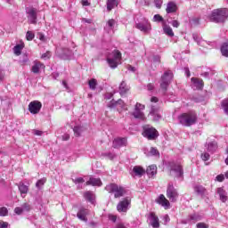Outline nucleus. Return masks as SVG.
<instances>
[{
	"label": "nucleus",
	"instance_id": "nucleus-1",
	"mask_svg": "<svg viewBox=\"0 0 228 228\" xmlns=\"http://www.w3.org/2000/svg\"><path fill=\"white\" fill-rule=\"evenodd\" d=\"M107 62L110 69H117L122 63V53L118 50H114L111 53L106 52Z\"/></svg>",
	"mask_w": 228,
	"mask_h": 228
},
{
	"label": "nucleus",
	"instance_id": "nucleus-2",
	"mask_svg": "<svg viewBox=\"0 0 228 228\" xmlns=\"http://www.w3.org/2000/svg\"><path fill=\"white\" fill-rule=\"evenodd\" d=\"M178 120L182 126L185 127H190V126H193L197 122V113L195 111L191 110L186 113H183L178 117Z\"/></svg>",
	"mask_w": 228,
	"mask_h": 228
},
{
	"label": "nucleus",
	"instance_id": "nucleus-3",
	"mask_svg": "<svg viewBox=\"0 0 228 228\" xmlns=\"http://www.w3.org/2000/svg\"><path fill=\"white\" fill-rule=\"evenodd\" d=\"M228 18V9L227 8H220L212 11L210 19L213 22L220 23L225 22Z\"/></svg>",
	"mask_w": 228,
	"mask_h": 228
},
{
	"label": "nucleus",
	"instance_id": "nucleus-4",
	"mask_svg": "<svg viewBox=\"0 0 228 228\" xmlns=\"http://www.w3.org/2000/svg\"><path fill=\"white\" fill-rule=\"evenodd\" d=\"M172 79H174V73L170 70L165 71L162 75L160 80V90H162L164 95H167V90H168V86L172 83Z\"/></svg>",
	"mask_w": 228,
	"mask_h": 228
},
{
	"label": "nucleus",
	"instance_id": "nucleus-5",
	"mask_svg": "<svg viewBox=\"0 0 228 228\" xmlns=\"http://www.w3.org/2000/svg\"><path fill=\"white\" fill-rule=\"evenodd\" d=\"M106 191L109 193H114L115 199H120V197H124L126 193V190L124 187L118 185L116 183H110L105 187Z\"/></svg>",
	"mask_w": 228,
	"mask_h": 228
},
{
	"label": "nucleus",
	"instance_id": "nucleus-6",
	"mask_svg": "<svg viewBox=\"0 0 228 228\" xmlns=\"http://www.w3.org/2000/svg\"><path fill=\"white\" fill-rule=\"evenodd\" d=\"M142 136L148 140H156L159 134H158V130H156V128L151 126L150 125H146L143 126Z\"/></svg>",
	"mask_w": 228,
	"mask_h": 228
},
{
	"label": "nucleus",
	"instance_id": "nucleus-7",
	"mask_svg": "<svg viewBox=\"0 0 228 228\" xmlns=\"http://www.w3.org/2000/svg\"><path fill=\"white\" fill-rule=\"evenodd\" d=\"M145 105L137 102L134 106V110L132 112L134 118H139V120H145Z\"/></svg>",
	"mask_w": 228,
	"mask_h": 228
},
{
	"label": "nucleus",
	"instance_id": "nucleus-8",
	"mask_svg": "<svg viewBox=\"0 0 228 228\" xmlns=\"http://www.w3.org/2000/svg\"><path fill=\"white\" fill-rule=\"evenodd\" d=\"M135 28L139 29V31H142V33L149 34L151 33L152 27L151 26V22H149V20L142 19L141 21L135 24Z\"/></svg>",
	"mask_w": 228,
	"mask_h": 228
},
{
	"label": "nucleus",
	"instance_id": "nucleus-9",
	"mask_svg": "<svg viewBox=\"0 0 228 228\" xmlns=\"http://www.w3.org/2000/svg\"><path fill=\"white\" fill-rule=\"evenodd\" d=\"M167 197L171 202H177V199H179V192H177V189L172 183L167 185Z\"/></svg>",
	"mask_w": 228,
	"mask_h": 228
},
{
	"label": "nucleus",
	"instance_id": "nucleus-10",
	"mask_svg": "<svg viewBox=\"0 0 228 228\" xmlns=\"http://www.w3.org/2000/svg\"><path fill=\"white\" fill-rule=\"evenodd\" d=\"M27 18L28 24H37V19L38 17V10L34 7H28L26 9Z\"/></svg>",
	"mask_w": 228,
	"mask_h": 228
},
{
	"label": "nucleus",
	"instance_id": "nucleus-11",
	"mask_svg": "<svg viewBox=\"0 0 228 228\" xmlns=\"http://www.w3.org/2000/svg\"><path fill=\"white\" fill-rule=\"evenodd\" d=\"M117 209L118 213H127V211L131 209V200L129 198H126L119 201L117 206Z\"/></svg>",
	"mask_w": 228,
	"mask_h": 228
},
{
	"label": "nucleus",
	"instance_id": "nucleus-12",
	"mask_svg": "<svg viewBox=\"0 0 228 228\" xmlns=\"http://www.w3.org/2000/svg\"><path fill=\"white\" fill-rule=\"evenodd\" d=\"M202 218H204L203 215H201L200 213H194L190 215L186 219L182 220V224H197V222H200Z\"/></svg>",
	"mask_w": 228,
	"mask_h": 228
},
{
	"label": "nucleus",
	"instance_id": "nucleus-13",
	"mask_svg": "<svg viewBox=\"0 0 228 228\" xmlns=\"http://www.w3.org/2000/svg\"><path fill=\"white\" fill-rule=\"evenodd\" d=\"M87 216H90V209L86 208L85 207H80L77 213V218L81 220V222H88Z\"/></svg>",
	"mask_w": 228,
	"mask_h": 228
},
{
	"label": "nucleus",
	"instance_id": "nucleus-14",
	"mask_svg": "<svg viewBox=\"0 0 228 228\" xmlns=\"http://www.w3.org/2000/svg\"><path fill=\"white\" fill-rule=\"evenodd\" d=\"M170 168L172 175H175V177H183V174L184 173L183 171V167L179 164L172 162L170 164Z\"/></svg>",
	"mask_w": 228,
	"mask_h": 228
},
{
	"label": "nucleus",
	"instance_id": "nucleus-15",
	"mask_svg": "<svg viewBox=\"0 0 228 228\" xmlns=\"http://www.w3.org/2000/svg\"><path fill=\"white\" fill-rule=\"evenodd\" d=\"M40 110H42V102L38 101H33L28 104V111L32 115H37L40 113Z\"/></svg>",
	"mask_w": 228,
	"mask_h": 228
},
{
	"label": "nucleus",
	"instance_id": "nucleus-16",
	"mask_svg": "<svg viewBox=\"0 0 228 228\" xmlns=\"http://www.w3.org/2000/svg\"><path fill=\"white\" fill-rule=\"evenodd\" d=\"M57 54L61 58V60H72V58H74V53L68 48H63L61 52L57 50Z\"/></svg>",
	"mask_w": 228,
	"mask_h": 228
},
{
	"label": "nucleus",
	"instance_id": "nucleus-17",
	"mask_svg": "<svg viewBox=\"0 0 228 228\" xmlns=\"http://www.w3.org/2000/svg\"><path fill=\"white\" fill-rule=\"evenodd\" d=\"M42 70H45V65L41 61H35L31 67V72H33V74H40Z\"/></svg>",
	"mask_w": 228,
	"mask_h": 228
},
{
	"label": "nucleus",
	"instance_id": "nucleus-18",
	"mask_svg": "<svg viewBox=\"0 0 228 228\" xmlns=\"http://www.w3.org/2000/svg\"><path fill=\"white\" fill-rule=\"evenodd\" d=\"M126 145H127V139L125 137H117L112 142L114 149H120V147H126Z\"/></svg>",
	"mask_w": 228,
	"mask_h": 228
},
{
	"label": "nucleus",
	"instance_id": "nucleus-19",
	"mask_svg": "<svg viewBox=\"0 0 228 228\" xmlns=\"http://www.w3.org/2000/svg\"><path fill=\"white\" fill-rule=\"evenodd\" d=\"M117 28V21L113 19H110L107 21L104 29L109 35H113L115 33V28Z\"/></svg>",
	"mask_w": 228,
	"mask_h": 228
},
{
	"label": "nucleus",
	"instance_id": "nucleus-20",
	"mask_svg": "<svg viewBox=\"0 0 228 228\" xmlns=\"http://www.w3.org/2000/svg\"><path fill=\"white\" fill-rule=\"evenodd\" d=\"M109 108H120L121 110H127V105H126V103L124 102V101H122L121 99L115 101L112 100L109 104H108Z\"/></svg>",
	"mask_w": 228,
	"mask_h": 228
},
{
	"label": "nucleus",
	"instance_id": "nucleus-21",
	"mask_svg": "<svg viewBox=\"0 0 228 228\" xmlns=\"http://www.w3.org/2000/svg\"><path fill=\"white\" fill-rule=\"evenodd\" d=\"M148 220L150 221V225L153 228H159V218L154 212H151Z\"/></svg>",
	"mask_w": 228,
	"mask_h": 228
},
{
	"label": "nucleus",
	"instance_id": "nucleus-22",
	"mask_svg": "<svg viewBox=\"0 0 228 228\" xmlns=\"http://www.w3.org/2000/svg\"><path fill=\"white\" fill-rule=\"evenodd\" d=\"M157 204H159V206H162L165 209H170V201L167 200L165 195L160 194L158 199L156 200Z\"/></svg>",
	"mask_w": 228,
	"mask_h": 228
},
{
	"label": "nucleus",
	"instance_id": "nucleus-23",
	"mask_svg": "<svg viewBox=\"0 0 228 228\" xmlns=\"http://www.w3.org/2000/svg\"><path fill=\"white\" fill-rule=\"evenodd\" d=\"M191 82L193 90H202L204 88V81L202 79L192 77Z\"/></svg>",
	"mask_w": 228,
	"mask_h": 228
},
{
	"label": "nucleus",
	"instance_id": "nucleus-24",
	"mask_svg": "<svg viewBox=\"0 0 228 228\" xmlns=\"http://www.w3.org/2000/svg\"><path fill=\"white\" fill-rule=\"evenodd\" d=\"M194 191L200 197H206L208 195V190H206L204 186L200 184H197L194 186Z\"/></svg>",
	"mask_w": 228,
	"mask_h": 228
},
{
	"label": "nucleus",
	"instance_id": "nucleus-25",
	"mask_svg": "<svg viewBox=\"0 0 228 228\" xmlns=\"http://www.w3.org/2000/svg\"><path fill=\"white\" fill-rule=\"evenodd\" d=\"M87 186H102L101 178L90 177L86 183Z\"/></svg>",
	"mask_w": 228,
	"mask_h": 228
},
{
	"label": "nucleus",
	"instance_id": "nucleus-26",
	"mask_svg": "<svg viewBox=\"0 0 228 228\" xmlns=\"http://www.w3.org/2000/svg\"><path fill=\"white\" fill-rule=\"evenodd\" d=\"M167 13H175L177 12V4L175 2H168L166 8Z\"/></svg>",
	"mask_w": 228,
	"mask_h": 228
},
{
	"label": "nucleus",
	"instance_id": "nucleus-27",
	"mask_svg": "<svg viewBox=\"0 0 228 228\" xmlns=\"http://www.w3.org/2000/svg\"><path fill=\"white\" fill-rule=\"evenodd\" d=\"M159 109L156 108L155 106H151L150 115L153 117V120L155 122H158V120L161 118V116L159 115Z\"/></svg>",
	"mask_w": 228,
	"mask_h": 228
},
{
	"label": "nucleus",
	"instance_id": "nucleus-28",
	"mask_svg": "<svg viewBox=\"0 0 228 228\" xmlns=\"http://www.w3.org/2000/svg\"><path fill=\"white\" fill-rule=\"evenodd\" d=\"M192 38L194 42H197L198 45H200L201 47H208V44L207 41L203 40L202 37H199V35L193 34Z\"/></svg>",
	"mask_w": 228,
	"mask_h": 228
},
{
	"label": "nucleus",
	"instance_id": "nucleus-29",
	"mask_svg": "<svg viewBox=\"0 0 228 228\" xmlns=\"http://www.w3.org/2000/svg\"><path fill=\"white\" fill-rule=\"evenodd\" d=\"M84 199H86L91 204L95 202V194L90 191L84 192Z\"/></svg>",
	"mask_w": 228,
	"mask_h": 228
},
{
	"label": "nucleus",
	"instance_id": "nucleus-30",
	"mask_svg": "<svg viewBox=\"0 0 228 228\" xmlns=\"http://www.w3.org/2000/svg\"><path fill=\"white\" fill-rule=\"evenodd\" d=\"M146 174L149 175V177H154V175L158 174V167H156V165H151L147 167Z\"/></svg>",
	"mask_w": 228,
	"mask_h": 228
},
{
	"label": "nucleus",
	"instance_id": "nucleus-31",
	"mask_svg": "<svg viewBox=\"0 0 228 228\" xmlns=\"http://www.w3.org/2000/svg\"><path fill=\"white\" fill-rule=\"evenodd\" d=\"M217 193L221 201L227 202V192L222 187L217 189Z\"/></svg>",
	"mask_w": 228,
	"mask_h": 228
},
{
	"label": "nucleus",
	"instance_id": "nucleus-32",
	"mask_svg": "<svg viewBox=\"0 0 228 228\" xmlns=\"http://www.w3.org/2000/svg\"><path fill=\"white\" fill-rule=\"evenodd\" d=\"M205 147L208 152H215L216 151V142H206Z\"/></svg>",
	"mask_w": 228,
	"mask_h": 228
},
{
	"label": "nucleus",
	"instance_id": "nucleus-33",
	"mask_svg": "<svg viewBox=\"0 0 228 228\" xmlns=\"http://www.w3.org/2000/svg\"><path fill=\"white\" fill-rule=\"evenodd\" d=\"M133 172L134 175H138L139 177H142V175L145 174V169H143V167L140 166H135L133 168Z\"/></svg>",
	"mask_w": 228,
	"mask_h": 228
},
{
	"label": "nucleus",
	"instance_id": "nucleus-34",
	"mask_svg": "<svg viewBox=\"0 0 228 228\" xmlns=\"http://www.w3.org/2000/svg\"><path fill=\"white\" fill-rule=\"evenodd\" d=\"M117 6H118V0H107V10L109 12H111Z\"/></svg>",
	"mask_w": 228,
	"mask_h": 228
},
{
	"label": "nucleus",
	"instance_id": "nucleus-35",
	"mask_svg": "<svg viewBox=\"0 0 228 228\" xmlns=\"http://www.w3.org/2000/svg\"><path fill=\"white\" fill-rule=\"evenodd\" d=\"M129 91V86H127V84L126 82H121L119 86V94L120 95H126V94Z\"/></svg>",
	"mask_w": 228,
	"mask_h": 228
},
{
	"label": "nucleus",
	"instance_id": "nucleus-36",
	"mask_svg": "<svg viewBox=\"0 0 228 228\" xmlns=\"http://www.w3.org/2000/svg\"><path fill=\"white\" fill-rule=\"evenodd\" d=\"M22 49H24V44L16 45L13 47V53L16 56H20L22 53Z\"/></svg>",
	"mask_w": 228,
	"mask_h": 228
},
{
	"label": "nucleus",
	"instance_id": "nucleus-37",
	"mask_svg": "<svg viewBox=\"0 0 228 228\" xmlns=\"http://www.w3.org/2000/svg\"><path fill=\"white\" fill-rule=\"evenodd\" d=\"M20 192L21 193V197H26V194L28 193V185H25L24 183H20L19 185Z\"/></svg>",
	"mask_w": 228,
	"mask_h": 228
},
{
	"label": "nucleus",
	"instance_id": "nucleus-38",
	"mask_svg": "<svg viewBox=\"0 0 228 228\" xmlns=\"http://www.w3.org/2000/svg\"><path fill=\"white\" fill-rule=\"evenodd\" d=\"M163 31L165 35H167V37H174V30H172V28H170V26L164 25Z\"/></svg>",
	"mask_w": 228,
	"mask_h": 228
},
{
	"label": "nucleus",
	"instance_id": "nucleus-39",
	"mask_svg": "<svg viewBox=\"0 0 228 228\" xmlns=\"http://www.w3.org/2000/svg\"><path fill=\"white\" fill-rule=\"evenodd\" d=\"M97 79L95 78H91L89 81H88V86L90 88V90H96L97 88Z\"/></svg>",
	"mask_w": 228,
	"mask_h": 228
},
{
	"label": "nucleus",
	"instance_id": "nucleus-40",
	"mask_svg": "<svg viewBox=\"0 0 228 228\" xmlns=\"http://www.w3.org/2000/svg\"><path fill=\"white\" fill-rule=\"evenodd\" d=\"M221 53L223 56H225L226 58H228V41L222 45Z\"/></svg>",
	"mask_w": 228,
	"mask_h": 228
},
{
	"label": "nucleus",
	"instance_id": "nucleus-41",
	"mask_svg": "<svg viewBox=\"0 0 228 228\" xmlns=\"http://www.w3.org/2000/svg\"><path fill=\"white\" fill-rule=\"evenodd\" d=\"M73 131L75 133V134L77 136H81V133H83V131H85V127L81 126H76L74 128H73Z\"/></svg>",
	"mask_w": 228,
	"mask_h": 228
},
{
	"label": "nucleus",
	"instance_id": "nucleus-42",
	"mask_svg": "<svg viewBox=\"0 0 228 228\" xmlns=\"http://www.w3.org/2000/svg\"><path fill=\"white\" fill-rule=\"evenodd\" d=\"M222 109L224 110L225 115H228V98L221 102Z\"/></svg>",
	"mask_w": 228,
	"mask_h": 228
},
{
	"label": "nucleus",
	"instance_id": "nucleus-43",
	"mask_svg": "<svg viewBox=\"0 0 228 228\" xmlns=\"http://www.w3.org/2000/svg\"><path fill=\"white\" fill-rule=\"evenodd\" d=\"M73 183L78 186H81V184L85 183V179L83 177H78V178L73 179Z\"/></svg>",
	"mask_w": 228,
	"mask_h": 228
},
{
	"label": "nucleus",
	"instance_id": "nucleus-44",
	"mask_svg": "<svg viewBox=\"0 0 228 228\" xmlns=\"http://www.w3.org/2000/svg\"><path fill=\"white\" fill-rule=\"evenodd\" d=\"M8 215V208L5 207L0 208V216H6Z\"/></svg>",
	"mask_w": 228,
	"mask_h": 228
},
{
	"label": "nucleus",
	"instance_id": "nucleus-45",
	"mask_svg": "<svg viewBox=\"0 0 228 228\" xmlns=\"http://www.w3.org/2000/svg\"><path fill=\"white\" fill-rule=\"evenodd\" d=\"M26 38L28 41L33 40V38H35V33L31 32V31H28L26 34Z\"/></svg>",
	"mask_w": 228,
	"mask_h": 228
},
{
	"label": "nucleus",
	"instance_id": "nucleus-46",
	"mask_svg": "<svg viewBox=\"0 0 228 228\" xmlns=\"http://www.w3.org/2000/svg\"><path fill=\"white\" fill-rule=\"evenodd\" d=\"M153 21L154 22H163V17H161V15H159V14H155L153 16Z\"/></svg>",
	"mask_w": 228,
	"mask_h": 228
},
{
	"label": "nucleus",
	"instance_id": "nucleus-47",
	"mask_svg": "<svg viewBox=\"0 0 228 228\" xmlns=\"http://www.w3.org/2000/svg\"><path fill=\"white\" fill-rule=\"evenodd\" d=\"M21 209H23V213L28 212L31 209V206L28 203H24L23 205H21Z\"/></svg>",
	"mask_w": 228,
	"mask_h": 228
},
{
	"label": "nucleus",
	"instance_id": "nucleus-48",
	"mask_svg": "<svg viewBox=\"0 0 228 228\" xmlns=\"http://www.w3.org/2000/svg\"><path fill=\"white\" fill-rule=\"evenodd\" d=\"M45 178L40 179L37 182L36 186L37 188H40V186H44V184H45Z\"/></svg>",
	"mask_w": 228,
	"mask_h": 228
},
{
	"label": "nucleus",
	"instance_id": "nucleus-49",
	"mask_svg": "<svg viewBox=\"0 0 228 228\" xmlns=\"http://www.w3.org/2000/svg\"><path fill=\"white\" fill-rule=\"evenodd\" d=\"M150 154L151 156H159V151L156 148H151Z\"/></svg>",
	"mask_w": 228,
	"mask_h": 228
},
{
	"label": "nucleus",
	"instance_id": "nucleus-50",
	"mask_svg": "<svg viewBox=\"0 0 228 228\" xmlns=\"http://www.w3.org/2000/svg\"><path fill=\"white\" fill-rule=\"evenodd\" d=\"M14 213L16 215H21L24 213V210L22 209V207H17L14 208Z\"/></svg>",
	"mask_w": 228,
	"mask_h": 228
},
{
	"label": "nucleus",
	"instance_id": "nucleus-51",
	"mask_svg": "<svg viewBox=\"0 0 228 228\" xmlns=\"http://www.w3.org/2000/svg\"><path fill=\"white\" fill-rule=\"evenodd\" d=\"M209 158H210V156H209V153H208V152L201 154V159L203 161H208Z\"/></svg>",
	"mask_w": 228,
	"mask_h": 228
},
{
	"label": "nucleus",
	"instance_id": "nucleus-52",
	"mask_svg": "<svg viewBox=\"0 0 228 228\" xmlns=\"http://www.w3.org/2000/svg\"><path fill=\"white\" fill-rule=\"evenodd\" d=\"M200 19L199 18H192L190 22L192 26H197V24H199Z\"/></svg>",
	"mask_w": 228,
	"mask_h": 228
},
{
	"label": "nucleus",
	"instance_id": "nucleus-53",
	"mask_svg": "<svg viewBox=\"0 0 228 228\" xmlns=\"http://www.w3.org/2000/svg\"><path fill=\"white\" fill-rule=\"evenodd\" d=\"M41 58L43 60H49V58H51V52H46L45 53H43Z\"/></svg>",
	"mask_w": 228,
	"mask_h": 228
},
{
	"label": "nucleus",
	"instance_id": "nucleus-54",
	"mask_svg": "<svg viewBox=\"0 0 228 228\" xmlns=\"http://www.w3.org/2000/svg\"><path fill=\"white\" fill-rule=\"evenodd\" d=\"M196 227L197 228H209V225H208L207 224L205 223H198L196 224Z\"/></svg>",
	"mask_w": 228,
	"mask_h": 228
},
{
	"label": "nucleus",
	"instance_id": "nucleus-55",
	"mask_svg": "<svg viewBox=\"0 0 228 228\" xmlns=\"http://www.w3.org/2000/svg\"><path fill=\"white\" fill-rule=\"evenodd\" d=\"M171 26H173V28H179V26H181V23H179L177 20H173L170 22Z\"/></svg>",
	"mask_w": 228,
	"mask_h": 228
},
{
	"label": "nucleus",
	"instance_id": "nucleus-56",
	"mask_svg": "<svg viewBox=\"0 0 228 228\" xmlns=\"http://www.w3.org/2000/svg\"><path fill=\"white\" fill-rule=\"evenodd\" d=\"M160 61H161V57H159V55H154L153 56V62L154 63H159Z\"/></svg>",
	"mask_w": 228,
	"mask_h": 228
},
{
	"label": "nucleus",
	"instance_id": "nucleus-57",
	"mask_svg": "<svg viewBox=\"0 0 228 228\" xmlns=\"http://www.w3.org/2000/svg\"><path fill=\"white\" fill-rule=\"evenodd\" d=\"M163 2L161 0H155V6L156 8H161Z\"/></svg>",
	"mask_w": 228,
	"mask_h": 228
},
{
	"label": "nucleus",
	"instance_id": "nucleus-58",
	"mask_svg": "<svg viewBox=\"0 0 228 228\" xmlns=\"http://www.w3.org/2000/svg\"><path fill=\"white\" fill-rule=\"evenodd\" d=\"M147 91L153 92L154 91V84H148L147 85Z\"/></svg>",
	"mask_w": 228,
	"mask_h": 228
},
{
	"label": "nucleus",
	"instance_id": "nucleus-59",
	"mask_svg": "<svg viewBox=\"0 0 228 228\" xmlns=\"http://www.w3.org/2000/svg\"><path fill=\"white\" fill-rule=\"evenodd\" d=\"M33 134H36V136H42V134H44V132L40 130H33Z\"/></svg>",
	"mask_w": 228,
	"mask_h": 228
},
{
	"label": "nucleus",
	"instance_id": "nucleus-60",
	"mask_svg": "<svg viewBox=\"0 0 228 228\" xmlns=\"http://www.w3.org/2000/svg\"><path fill=\"white\" fill-rule=\"evenodd\" d=\"M224 179H225V176L224 175H219L216 176V181H218L219 183H222Z\"/></svg>",
	"mask_w": 228,
	"mask_h": 228
},
{
	"label": "nucleus",
	"instance_id": "nucleus-61",
	"mask_svg": "<svg viewBox=\"0 0 228 228\" xmlns=\"http://www.w3.org/2000/svg\"><path fill=\"white\" fill-rule=\"evenodd\" d=\"M163 222L164 224H168V222H170V216H168V215H165L163 216Z\"/></svg>",
	"mask_w": 228,
	"mask_h": 228
},
{
	"label": "nucleus",
	"instance_id": "nucleus-62",
	"mask_svg": "<svg viewBox=\"0 0 228 228\" xmlns=\"http://www.w3.org/2000/svg\"><path fill=\"white\" fill-rule=\"evenodd\" d=\"M0 228H8V223L0 221Z\"/></svg>",
	"mask_w": 228,
	"mask_h": 228
},
{
	"label": "nucleus",
	"instance_id": "nucleus-63",
	"mask_svg": "<svg viewBox=\"0 0 228 228\" xmlns=\"http://www.w3.org/2000/svg\"><path fill=\"white\" fill-rule=\"evenodd\" d=\"M112 97H113V94H111V93H107V94H105V99H106L107 101H110V99H112Z\"/></svg>",
	"mask_w": 228,
	"mask_h": 228
},
{
	"label": "nucleus",
	"instance_id": "nucleus-64",
	"mask_svg": "<svg viewBox=\"0 0 228 228\" xmlns=\"http://www.w3.org/2000/svg\"><path fill=\"white\" fill-rule=\"evenodd\" d=\"M105 156L109 158V159H115V154L113 153H106Z\"/></svg>",
	"mask_w": 228,
	"mask_h": 228
}]
</instances>
